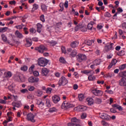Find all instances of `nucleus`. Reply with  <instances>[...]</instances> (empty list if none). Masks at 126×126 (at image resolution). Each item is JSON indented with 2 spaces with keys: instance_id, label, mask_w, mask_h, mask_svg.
Returning a JSON list of instances; mask_svg holds the SVG:
<instances>
[{
  "instance_id": "obj_1",
  "label": "nucleus",
  "mask_w": 126,
  "mask_h": 126,
  "mask_svg": "<svg viewBox=\"0 0 126 126\" xmlns=\"http://www.w3.org/2000/svg\"><path fill=\"white\" fill-rule=\"evenodd\" d=\"M63 54H64V55H66V56H67L68 55L69 58L72 59V58H75V57H76V56L77 55V51H76V50L75 49L72 50V49L70 48H67V50H66L65 48L64 47Z\"/></svg>"
},
{
  "instance_id": "obj_2",
  "label": "nucleus",
  "mask_w": 126,
  "mask_h": 126,
  "mask_svg": "<svg viewBox=\"0 0 126 126\" xmlns=\"http://www.w3.org/2000/svg\"><path fill=\"white\" fill-rule=\"evenodd\" d=\"M48 63L49 61L44 58H40L38 60V64L40 66H46Z\"/></svg>"
},
{
  "instance_id": "obj_3",
  "label": "nucleus",
  "mask_w": 126,
  "mask_h": 126,
  "mask_svg": "<svg viewBox=\"0 0 126 126\" xmlns=\"http://www.w3.org/2000/svg\"><path fill=\"white\" fill-rule=\"evenodd\" d=\"M71 123L68 124V126H81L79 124V120L74 117L71 119Z\"/></svg>"
},
{
  "instance_id": "obj_4",
  "label": "nucleus",
  "mask_w": 126,
  "mask_h": 126,
  "mask_svg": "<svg viewBox=\"0 0 126 126\" xmlns=\"http://www.w3.org/2000/svg\"><path fill=\"white\" fill-rule=\"evenodd\" d=\"M35 51H38L40 54H43L44 52H47V51H48V48L45 47V46L41 45L39 47H35Z\"/></svg>"
},
{
  "instance_id": "obj_5",
  "label": "nucleus",
  "mask_w": 126,
  "mask_h": 126,
  "mask_svg": "<svg viewBox=\"0 0 126 126\" xmlns=\"http://www.w3.org/2000/svg\"><path fill=\"white\" fill-rule=\"evenodd\" d=\"M77 61L78 63H82L83 61H86L87 58L86 57V55L81 54H79L76 56Z\"/></svg>"
},
{
  "instance_id": "obj_6",
  "label": "nucleus",
  "mask_w": 126,
  "mask_h": 126,
  "mask_svg": "<svg viewBox=\"0 0 126 126\" xmlns=\"http://www.w3.org/2000/svg\"><path fill=\"white\" fill-rule=\"evenodd\" d=\"M92 93H93L94 95H95V96H98V97L103 95V92L97 89H94V90H92Z\"/></svg>"
},
{
  "instance_id": "obj_7",
  "label": "nucleus",
  "mask_w": 126,
  "mask_h": 126,
  "mask_svg": "<svg viewBox=\"0 0 126 126\" xmlns=\"http://www.w3.org/2000/svg\"><path fill=\"white\" fill-rule=\"evenodd\" d=\"M63 108L64 110H66L67 109H68L69 108H73V107H74L73 104H70L67 101H63Z\"/></svg>"
},
{
  "instance_id": "obj_8",
  "label": "nucleus",
  "mask_w": 126,
  "mask_h": 126,
  "mask_svg": "<svg viewBox=\"0 0 126 126\" xmlns=\"http://www.w3.org/2000/svg\"><path fill=\"white\" fill-rule=\"evenodd\" d=\"M35 116L32 113H29L27 115V119L29 121H30L32 123H35V119H34Z\"/></svg>"
},
{
  "instance_id": "obj_9",
  "label": "nucleus",
  "mask_w": 126,
  "mask_h": 126,
  "mask_svg": "<svg viewBox=\"0 0 126 126\" xmlns=\"http://www.w3.org/2000/svg\"><path fill=\"white\" fill-rule=\"evenodd\" d=\"M38 81H39V78L37 77H31L29 78V82L31 83H36Z\"/></svg>"
},
{
  "instance_id": "obj_10",
  "label": "nucleus",
  "mask_w": 126,
  "mask_h": 126,
  "mask_svg": "<svg viewBox=\"0 0 126 126\" xmlns=\"http://www.w3.org/2000/svg\"><path fill=\"white\" fill-rule=\"evenodd\" d=\"M99 117L100 118H101V119H103V120H106L107 121H109V120L111 119L110 116L105 113L100 114Z\"/></svg>"
},
{
  "instance_id": "obj_11",
  "label": "nucleus",
  "mask_w": 126,
  "mask_h": 126,
  "mask_svg": "<svg viewBox=\"0 0 126 126\" xmlns=\"http://www.w3.org/2000/svg\"><path fill=\"white\" fill-rule=\"evenodd\" d=\"M77 110L79 112H83L87 110V107L83 105H79L77 107Z\"/></svg>"
},
{
  "instance_id": "obj_12",
  "label": "nucleus",
  "mask_w": 126,
  "mask_h": 126,
  "mask_svg": "<svg viewBox=\"0 0 126 126\" xmlns=\"http://www.w3.org/2000/svg\"><path fill=\"white\" fill-rule=\"evenodd\" d=\"M120 86H126V78L123 77L119 82Z\"/></svg>"
},
{
  "instance_id": "obj_13",
  "label": "nucleus",
  "mask_w": 126,
  "mask_h": 126,
  "mask_svg": "<svg viewBox=\"0 0 126 126\" xmlns=\"http://www.w3.org/2000/svg\"><path fill=\"white\" fill-rule=\"evenodd\" d=\"M95 73V72L92 71L91 73L88 76V80L89 81H93V80H95L96 79V77L95 76H93V74Z\"/></svg>"
},
{
  "instance_id": "obj_14",
  "label": "nucleus",
  "mask_w": 126,
  "mask_h": 126,
  "mask_svg": "<svg viewBox=\"0 0 126 126\" xmlns=\"http://www.w3.org/2000/svg\"><path fill=\"white\" fill-rule=\"evenodd\" d=\"M3 76L6 78H10V77L12 76V72H11L10 71L5 72L4 73Z\"/></svg>"
},
{
  "instance_id": "obj_15",
  "label": "nucleus",
  "mask_w": 126,
  "mask_h": 126,
  "mask_svg": "<svg viewBox=\"0 0 126 126\" xmlns=\"http://www.w3.org/2000/svg\"><path fill=\"white\" fill-rule=\"evenodd\" d=\"M52 101L54 102L55 104H57L61 99L60 98V97L57 95H55L53 96H52Z\"/></svg>"
},
{
  "instance_id": "obj_16",
  "label": "nucleus",
  "mask_w": 126,
  "mask_h": 126,
  "mask_svg": "<svg viewBox=\"0 0 126 126\" xmlns=\"http://www.w3.org/2000/svg\"><path fill=\"white\" fill-rule=\"evenodd\" d=\"M42 75L43 76H47L48 75V73H49V69L46 68H43L41 70Z\"/></svg>"
},
{
  "instance_id": "obj_17",
  "label": "nucleus",
  "mask_w": 126,
  "mask_h": 126,
  "mask_svg": "<svg viewBox=\"0 0 126 126\" xmlns=\"http://www.w3.org/2000/svg\"><path fill=\"white\" fill-rule=\"evenodd\" d=\"M15 35L17 37V38H19V39H22L23 38V34L20 33L19 31H16L15 32Z\"/></svg>"
},
{
  "instance_id": "obj_18",
  "label": "nucleus",
  "mask_w": 126,
  "mask_h": 126,
  "mask_svg": "<svg viewBox=\"0 0 126 126\" xmlns=\"http://www.w3.org/2000/svg\"><path fill=\"white\" fill-rule=\"evenodd\" d=\"M27 43L26 44V47H31L32 46V40L31 38H28L26 39Z\"/></svg>"
},
{
  "instance_id": "obj_19",
  "label": "nucleus",
  "mask_w": 126,
  "mask_h": 126,
  "mask_svg": "<svg viewBox=\"0 0 126 126\" xmlns=\"http://www.w3.org/2000/svg\"><path fill=\"white\" fill-rule=\"evenodd\" d=\"M87 102H88V105L89 106H91L94 104V99L92 98H87Z\"/></svg>"
},
{
  "instance_id": "obj_20",
  "label": "nucleus",
  "mask_w": 126,
  "mask_h": 126,
  "mask_svg": "<svg viewBox=\"0 0 126 126\" xmlns=\"http://www.w3.org/2000/svg\"><path fill=\"white\" fill-rule=\"evenodd\" d=\"M78 45H79V42H78V41H73L71 43L70 46L71 48H76V47H77Z\"/></svg>"
},
{
  "instance_id": "obj_21",
  "label": "nucleus",
  "mask_w": 126,
  "mask_h": 126,
  "mask_svg": "<svg viewBox=\"0 0 126 126\" xmlns=\"http://www.w3.org/2000/svg\"><path fill=\"white\" fill-rule=\"evenodd\" d=\"M63 25V23H58L57 24L56 27L55 28V31L58 33V32H60L61 30L60 29V27H61Z\"/></svg>"
},
{
  "instance_id": "obj_22",
  "label": "nucleus",
  "mask_w": 126,
  "mask_h": 126,
  "mask_svg": "<svg viewBox=\"0 0 126 126\" xmlns=\"http://www.w3.org/2000/svg\"><path fill=\"white\" fill-rule=\"evenodd\" d=\"M117 63H118V61H117L116 59H113L110 63V64H109V65L108 66V68H111L112 67V66H113V65H115V64Z\"/></svg>"
},
{
  "instance_id": "obj_23",
  "label": "nucleus",
  "mask_w": 126,
  "mask_h": 126,
  "mask_svg": "<svg viewBox=\"0 0 126 126\" xmlns=\"http://www.w3.org/2000/svg\"><path fill=\"white\" fill-rule=\"evenodd\" d=\"M94 42H95V40L94 39H92V40H86L85 43L86 45H87L88 46H91L92 45V43H94Z\"/></svg>"
},
{
  "instance_id": "obj_24",
  "label": "nucleus",
  "mask_w": 126,
  "mask_h": 126,
  "mask_svg": "<svg viewBox=\"0 0 126 126\" xmlns=\"http://www.w3.org/2000/svg\"><path fill=\"white\" fill-rule=\"evenodd\" d=\"M42 26L41 24L40 23H38L37 24V32H38V33H41V31H42Z\"/></svg>"
},
{
  "instance_id": "obj_25",
  "label": "nucleus",
  "mask_w": 126,
  "mask_h": 126,
  "mask_svg": "<svg viewBox=\"0 0 126 126\" xmlns=\"http://www.w3.org/2000/svg\"><path fill=\"white\" fill-rule=\"evenodd\" d=\"M13 107H16V108H19L21 106V102L20 101H17V102L12 103Z\"/></svg>"
},
{
  "instance_id": "obj_26",
  "label": "nucleus",
  "mask_w": 126,
  "mask_h": 126,
  "mask_svg": "<svg viewBox=\"0 0 126 126\" xmlns=\"http://www.w3.org/2000/svg\"><path fill=\"white\" fill-rule=\"evenodd\" d=\"M8 90L10 91V92H12V93H14L15 92L14 90V87L13 86V85H11L7 87Z\"/></svg>"
},
{
  "instance_id": "obj_27",
  "label": "nucleus",
  "mask_w": 126,
  "mask_h": 126,
  "mask_svg": "<svg viewBox=\"0 0 126 126\" xmlns=\"http://www.w3.org/2000/svg\"><path fill=\"white\" fill-rule=\"evenodd\" d=\"M36 104L39 106V107H43V106L45 105V103L43 102L42 100H38L36 102Z\"/></svg>"
},
{
  "instance_id": "obj_28",
  "label": "nucleus",
  "mask_w": 126,
  "mask_h": 126,
  "mask_svg": "<svg viewBox=\"0 0 126 126\" xmlns=\"http://www.w3.org/2000/svg\"><path fill=\"white\" fill-rule=\"evenodd\" d=\"M57 44H58V42L55 40H51V41L48 42V45H49V46H52V47L56 46Z\"/></svg>"
},
{
  "instance_id": "obj_29",
  "label": "nucleus",
  "mask_w": 126,
  "mask_h": 126,
  "mask_svg": "<svg viewBox=\"0 0 126 126\" xmlns=\"http://www.w3.org/2000/svg\"><path fill=\"white\" fill-rule=\"evenodd\" d=\"M47 6L45 4H42L41 5V9L44 12H46V11H47Z\"/></svg>"
},
{
  "instance_id": "obj_30",
  "label": "nucleus",
  "mask_w": 126,
  "mask_h": 126,
  "mask_svg": "<svg viewBox=\"0 0 126 126\" xmlns=\"http://www.w3.org/2000/svg\"><path fill=\"white\" fill-rule=\"evenodd\" d=\"M92 71H94L92 70H85L83 71V73H84V74H86L87 75L89 76V74H90Z\"/></svg>"
},
{
  "instance_id": "obj_31",
  "label": "nucleus",
  "mask_w": 126,
  "mask_h": 126,
  "mask_svg": "<svg viewBox=\"0 0 126 126\" xmlns=\"http://www.w3.org/2000/svg\"><path fill=\"white\" fill-rule=\"evenodd\" d=\"M36 94L38 97H41L43 95V91L38 90L36 91Z\"/></svg>"
},
{
  "instance_id": "obj_32",
  "label": "nucleus",
  "mask_w": 126,
  "mask_h": 126,
  "mask_svg": "<svg viewBox=\"0 0 126 126\" xmlns=\"http://www.w3.org/2000/svg\"><path fill=\"white\" fill-rule=\"evenodd\" d=\"M94 63L95 65H99L101 63V60L100 59H96L94 62Z\"/></svg>"
},
{
  "instance_id": "obj_33",
  "label": "nucleus",
  "mask_w": 126,
  "mask_h": 126,
  "mask_svg": "<svg viewBox=\"0 0 126 126\" xmlns=\"http://www.w3.org/2000/svg\"><path fill=\"white\" fill-rule=\"evenodd\" d=\"M57 111H58V110L57 108H56V107L50 108L48 110L49 113H54V112H57Z\"/></svg>"
},
{
  "instance_id": "obj_34",
  "label": "nucleus",
  "mask_w": 126,
  "mask_h": 126,
  "mask_svg": "<svg viewBox=\"0 0 126 126\" xmlns=\"http://www.w3.org/2000/svg\"><path fill=\"white\" fill-rule=\"evenodd\" d=\"M39 8V5L37 4H34L33 5V7L32 8V11H35L37 10V9Z\"/></svg>"
},
{
  "instance_id": "obj_35",
  "label": "nucleus",
  "mask_w": 126,
  "mask_h": 126,
  "mask_svg": "<svg viewBox=\"0 0 126 126\" xmlns=\"http://www.w3.org/2000/svg\"><path fill=\"white\" fill-rule=\"evenodd\" d=\"M63 77L62 76L61 78L60 79L58 82V84L59 86H62L63 85Z\"/></svg>"
},
{
  "instance_id": "obj_36",
  "label": "nucleus",
  "mask_w": 126,
  "mask_h": 126,
  "mask_svg": "<svg viewBox=\"0 0 126 126\" xmlns=\"http://www.w3.org/2000/svg\"><path fill=\"white\" fill-rule=\"evenodd\" d=\"M117 55L118 56H125V55H126V52L124 50H121L119 53H117Z\"/></svg>"
},
{
  "instance_id": "obj_37",
  "label": "nucleus",
  "mask_w": 126,
  "mask_h": 126,
  "mask_svg": "<svg viewBox=\"0 0 126 126\" xmlns=\"http://www.w3.org/2000/svg\"><path fill=\"white\" fill-rule=\"evenodd\" d=\"M46 107H48V108L51 107V102H50V99H46Z\"/></svg>"
},
{
  "instance_id": "obj_38",
  "label": "nucleus",
  "mask_w": 126,
  "mask_h": 126,
  "mask_svg": "<svg viewBox=\"0 0 126 126\" xmlns=\"http://www.w3.org/2000/svg\"><path fill=\"white\" fill-rule=\"evenodd\" d=\"M94 102L96 104H101L102 103V100L97 98L95 99Z\"/></svg>"
},
{
  "instance_id": "obj_39",
  "label": "nucleus",
  "mask_w": 126,
  "mask_h": 126,
  "mask_svg": "<svg viewBox=\"0 0 126 126\" xmlns=\"http://www.w3.org/2000/svg\"><path fill=\"white\" fill-rule=\"evenodd\" d=\"M52 90H53L52 88H48L46 90L47 94H51L52 93Z\"/></svg>"
},
{
  "instance_id": "obj_40",
  "label": "nucleus",
  "mask_w": 126,
  "mask_h": 126,
  "mask_svg": "<svg viewBox=\"0 0 126 126\" xmlns=\"http://www.w3.org/2000/svg\"><path fill=\"white\" fill-rule=\"evenodd\" d=\"M1 38L3 41H4V42H7V38L6 37V36H5V35L2 34Z\"/></svg>"
},
{
  "instance_id": "obj_41",
  "label": "nucleus",
  "mask_w": 126,
  "mask_h": 126,
  "mask_svg": "<svg viewBox=\"0 0 126 126\" xmlns=\"http://www.w3.org/2000/svg\"><path fill=\"white\" fill-rule=\"evenodd\" d=\"M78 98L80 101H82V100L84 99V95L83 94H80L78 95Z\"/></svg>"
},
{
  "instance_id": "obj_42",
  "label": "nucleus",
  "mask_w": 126,
  "mask_h": 126,
  "mask_svg": "<svg viewBox=\"0 0 126 126\" xmlns=\"http://www.w3.org/2000/svg\"><path fill=\"white\" fill-rule=\"evenodd\" d=\"M60 7L61 9H59L60 12H62L63 10V3H60Z\"/></svg>"
},
{
  "instance_id": "obj_43",
  "label": "nucleus",
  "mask_w": 126,
  "mask_h": 126,
  "mask_svg": "<svg viewBox=\"0 0 126 126\" xmlns=\"http://www.w3.org/2000/svg\"><path fill=\"white\" fill-rule=\"evenodd\" d=\"M28 69V67L26 65H24L23 67H21V70L23 71H26Z\"/></svg>"
},
{
  "instance_id": "obj_44",
  "label": "nucleus",
  "mask_w": 126,
  "mask_h": 126,
  "mask_svg": "<svg viewBox=\"0 0 126 126\" xmlns=\"http://www.w3.org/2000/svg\"><path fill=\"white\" fill-rule=\"evenodd\" d=\"M81 27H82V25H81V24H79V25H77L75 27V31H78V29H79V28H81Z\"/></svg>"
},
{
  "instance_id": "obj_45",
  "label": "nucleus",
  "mask_w": 126,
  "mask_h": 126,
  "mask_svg": "<svg viewBox=\"0 0 126 126\" xmlns=\"http://www.w3.org/2000/svg\"><path fill=\"white\" fill-rule=\"evenodd\" d=\"M28 90L30 91H34L35 90V87L32 86H29L28 87Z\"/></svg>"
},
{
  "instance_id": "obj_46",
  "label": "nucleus",
  "mask_w": 126,
  "mask_h": 126,
  "mask_svg": "<svg viewBox=\"0 0 126 126\" xmlns=\"http://www.w3.org/2000/svg\"><path fill=\"white\" fill-rule=\"evenodd\" d=\"M72 12H73V14H75L76 16H78L79 15V13L77 11H75V10L73 8H72Z\"/></svg>"
},
{
  "instance_id": "obj_47",
  "label": "nucleus",
  "mask_w": 126,
  "mask_h": 126,
  "mask_svg": "<svg viewBox=\"0 0 126 126\" xmlns=\"http://www.w3.org/2000/svg\"><path fill=\"white\" fill-rule=\"evenodd\" d=\"M113 46H114V43H111L109 45H107V47L109 48L110 50H113Z\"/></svg>"
},
{
  "instance_id": "obj_48",
  "label": "nucleus",
  "mask_w": 126,
  "mask_h": 126,
  "mask_svg": "<svg viewBox=\"0 0 126 126\" xmlns=\"http://www.w3.org/2000/svg\"><path fill=\"white\" fill-rule=\"evenodd\" d=\"M7 30V27H4L3 28L0 29V33L2 32H5Z\"/></svg>"
},
{
  "instance_id": "obj_49",
  "label": "nucleus",
  "mask_w": 126,
  "mask_h": 126,
  "mask_svg": "<svg viewBox=\"0 0 126 126\" xmlns=\"http://www.w3.org/2000/svg\"><path fill=\"white\" fill-rule=\"evenodd\" d=\"M104 16L105 17H111V13H109V12H106L104 14Z\"/></svg>"
},
{
  "instance_id": "obj_50",
  "label": "nucleus",
  "mask_w": 126,
  "mask_h": 126,
  "mask_svg": "<svg viewBox=\"0 0 126 126\" xmlns=\"http://www.w3.org/2000/svg\"><path fill=\"white\" fill-rule=\"evenodd\" d=\"M40 20L42 22H45V16L44 15H41L40 17Z\"/></svg>"
},
{
  "instance_id": "obj_51",
  "label": "nucleus",
  "mask_w": 126,
  "mask_h": 126,
  "mask_svg": "<svg viewBox=\"0 0 126 126\" xmlns=\"http://www.w3.org/2000/svg\"><path fill=\"white\" fill-rule=\"evenodd\" d=\"M27 92H28V90L27 89L21 90V93H22L23 94H25V93H27Z\"/></svg>"
},
{
  "instance_id": "obj_52",
  "label": "nucleus",
  "mask_w": 126,
  "mask_h": 126,
  "mask_svg": "<svg viewBox=\"0 0 126 126\" xmlns=\"http://www.w3.org/2000/svg\"><path fill=\"white\" fill-rule=\"evenodd\" d=\"M92 28H93V25L92 24H88V29L89 30H92Z\"/></svg>"
},
{
  "instance_id": "obj_53",
  "label": "nucleus",
  "mask_w": 126,
  "mask_h": 126,
  "mask_svg": "<svg viewBox=\"0 0 126 126\" xmlns=\"http://www.w3.org/2000/svg\"><path fill=\"white\" fill-rule=\"evenodd\" d=\"M65 8H68V1L66 0L63 4Z\"/></svg>"
},
{
  "instance_id": "obj_54",
  "label": "nucleus",
  "mask_w": 126,
  "mask_h": 126,
  "mask_svg": "<svg viewBox=\"0 0 126 126\" xmlns=\"http://www.w3.org/2000/svg\"><path fill=\"white\" fill-rule=\"evenodd\" d=\"M119 68L120 70H124V69L126 68V67H125V65L123 64L122 65H120Z\"/></svg>"
},
{
  "instance_id": "obj_55",
  "label": "nucleus",
  "mask_w": 126,
  "mask_h": 126,
  "mask_svg": "<svg viewBox=\"0 0 126 126\" xmlns=\"http://www.w3.org/2000/svg\"><path fill=\"white\" fill-rule=\"evenodd\" d=\"M4 69H0V77L4 75Z\"/></svg>"
},
{
  "instance_id": "obj_56",
  "label": "nucleus",
  "mask_w": 126,
  "mask_h": 126,
  "mask_svg": "<svg viewBox=\"0 0 126 126\" xmlns=\"http://www.w3.org/2000/svg\"><path fill=\"white\" fill-rule=\"evenodd\" d=\"M24 32L25 34H26V35H27V34H29V32L28 31V28H24Z\"/></svg>"
},
{
  "instance_id": "obj_57",
  "label": "nucleus",
  "mask_w": 126,
  "mask_h": 126,
  "mask_svg": "<svg viewBox=\"0 0 126 126\" xmlns=\"http://www.w3.org/2000/svg\"><path fill=\"white\" fill-rule=\"evenodd\" d=\"M15 28L17 29H19L20 30H21L22 28H23V25H19V26H16Z\"/></svg>"
},
{
  "instance_id": "obj_58",
  "label": "nucleus",
  "mask_w": 126,
  "mask_h": 126,
  "mask_svg": "<svg viewBox=\"0 0 126 126\" xmlns=\"http://www.w3.org/2000/svg\"><path fill=\"white\" fill-rule=\"evenodd\" d=\"M121 26H122V28H123V29H126V23L124 22V23H122L121 25Z\"/></svg>"
},
{
  "instance_id": "obj_59",
  "label": "nucleus",
  "mask_w": 126,
  "mask_h": 126,
  "mask_svg": "<svg viewBox=\"0 0 126 126\" xmlns=\"http://www.w3.org/2000/svg\"><path fill=\"white\" fill-rule=\"evenodd\" d=\"M33 74L34 76H39V72L37 71H34L33 72Z\"/></svg>"
},
{
  "instance_id": "obj_60",
  "label": "nucleus",
  "mask_w": 126,
  "mask_h": 126,
  "mask_svg": "<svg viewBox=\"0 0 126 126\" xmlns=\"http://www.w3.org/2000/svg\"><path fill=\"white\" fill-rule=\"evenodd\" d=\"M105 92H107V93H108V94H114V92H113V91L110 90H107Z\"/></svg>"
},
{
  "instance_id": "obj_61",
  "label": "nucleus",
  "mask_w": 126,
  "mask_h": 126,
  "mask_svg": "<svg viewBox=\"0 0 126 126\" xmlns=\"http://www.w3.org/2000/svg\"><path fill=\"white\" fill-rule=\"evenodd\" d=\"M87 117L86 113H83L82 115L81 116V119H86V118Z\"/></svg>"
},
{
  "instance_id": "obj_62",
  "label": "nucleus",
  "mask_w": 126,
  "mask_h": 126,
  "mask_svg": "<svg viewBox=\"0 0 126 126\" xmlns=\"http://www.w3.org/2000/svg\"><path fill=\"white\" fill-rule=\"evenodd\" d=\"M63 83H64V85H65V84H67V83H68V81L65 77H63Z\"/></svg>"
},
{
  "instance_id": "obj_63",
  "label": "nucleus",
  "mask_w": 126,
  "mask_h": 126,
  "mask_svg": "<svg viewBox=\"0 0 126 126\" xmlns=\"http://www.w3.org/2000/svg\"><path fill=\"white\" fill-rule=\"evenodd\" d=\"M119 34L122 36V35H123V34H124V32L123 31V30H121V29H119Z\"/></svg>"
},
{
  "instance_id": "obj_64",
  "label": "nucleus",
  "mask_w": 126,
  "mask_h": 126,
  "mask_svg": "<svg viewBox=\"0 0 126 126\" xmlns=\"http://www.w3.org/2000/svg\"><path fill=\"white\" fill-rule=\"evenodd\" d=\"M15 3H16V1H15V0L10 1L9 2L10 4H15Z\"/></svg>"
}]
</instances>
